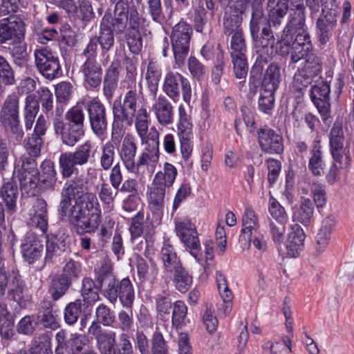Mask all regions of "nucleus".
<instances>
[{"label": "nucleus", "instance_id": "55", "mask_svg": "<svg viewBox=\"0 0 354 354\" xmlns=\"http://www.w3.org/2000/svg\"><path fill=\"white\" fill-rule=\"evenodd\" d=\"M82 306L80 299H76L66 305L64 310V319L68 325L73 326L77 322L82 313Z\"/></svg>", "mask_w": 354, "mask_h": 354}, {"label": "nucleus", "instance_id": "2", "mask_svg": "<svg viewBox=\"0 0 354 354\" xmlns=\"http://www.w3.org/2000/svg\"><path fill=\"white\" fill-rule=\"evenodd\" d=\"M13 175L19 180L21 191L28 196H36L41 190H54L57 180L54 162L50 160H44L38 170L34 159L24 158L21 168L15 170Z\"/></svg>", "mask_w": 354, "mask_h": 354}, {"label": "nucleus", "instance_id": "3", "mask_svg": "<svg viewBox=\"0 0 354 354\" xmlns=\"http://www.w3.org/2000/svg\"><path fill=\"white\" fill-rule=\"evenodd\" d=\"M64 108L57 105L52 111V123L55 134L62 142L68 147H74L84 134L85 115L82 106L71 107L66 113V122L63 120Z\"/></svg>", "mask_w": 354, "mask_h": 354}, {"label": "nucleus", "instance_id": "50", "mask_svg": "<svg viewBox=\"0 0 354 354\" xmlns=\"http://www.w3.org/2000/svg\"><path fill=\"white\" fill-rule=\"evenodd\" d=\"M160 77L161 71L158 68V65L155 62L150 61L147 65L145 78L148 89L153 97L156 96Z\"/></svg>", "mask_w": 354, "mask_h": 354}, {"label": "nucleus", "instance_id": "61", "mask_svg": "<svg viewBox=\"0 0 354 354\" xmlns=\"http://www.w3.org/2000/svg\"><path fill=\"white\" fill-rule=\"evenodd\" d=\"M95 317L104 326H112L115 322L114 311L104 304H101L96 308Z\"/></svg>", "mask_w": 354, "mask_h": 354}, {"label": "nucleus", "instance_id": "17", "mask_svg": "<svg viewBox=\"0 0 354 354\" xmlns=\"http://www.w3.org/2000/svg\"><path fill=\"white\" fill-rule=\"evenodd\" d=\"M257 134L258 142L263 151L270 154L283 153V140L281 134L268 127L259 129Z\"/></svg>", "mask_w": 354, "mask_h": 354}, {"label": "nucleus", "instance_id": "9", "mask_svg": "<svg viewBox=\"0 0 354 354\" xmlns=\"http://www.w3.org/2000/svg\"><path fill=\"white\" fill-rule=\"evenodd\" d=\"M0 122L6 131H10L17 141L24 136L19 118V100L16 95H9L0 112Z\"/></svg>", "mask_w": 354, "mask_h": 354}, {"label": "nucleus", "instance_id": "54", "mask_svg": "<svg viewBox=\"0 0 354 354\" xmlns=\"http://www.w3.org/2000/svg\"><path fill=\"white\" fill-rule=\"evenodd\" d=\"M173 272H174V282L176 289L180 292H186L192 284V277L182 266Z\"/></svg>", "mask_w": 354, "mask_h": 354}, {"label": "nucleus", "instance_id": "28", "mask_svg": "<svg viewBox=\"0 0 354 354\" xmlns=\"http://www.w3.org/2000/svg\"><path fill=\"white\" fill-rule=\"evenodd\" d=\"M21 249L25 261L33 263L41 257L43 245L33 233H28L21 243Z\"/></svg>", "mask_w": 354, "mask_h": 354}, {"label": "nucleus", "instance_id": "53", "mask_svg": "<svg viewBox=\"0 0 354 354\" xmlns=\"http://www.w3.org/2000/svg\"><path fill=\"white\" fill-rule=\"evenodd\" d=\"M97 346L102 354H113L116 346V333L106 331L96 340Z\"/></svg>", "mask_w": 354, "mask_h": 354}, {"label": "nucleus", "instance_id": "7", "mask_svg": "<svg viewBox=\"0 0 354 354\" xmlns=\"http://www.w3.org/2000/svg\"><path fill=\"white\" fill-rule=\"evenodd\" d=\"M92 145L89 141L80 145L73 152L59 156V166L63 178H69L77 170L76 166L86 165L91 158Z\"/></svg>", "mask_w": 354, "mask_h": 354}, {"label": "nucleus", "instance_id": "49", "mask_svg": "<svg viewBox=\"0 0 354 354\" xmlns=\"http://www.w3.org/2000/svg\"><path fill=\"white\" fill-rule=\"evenodd\" d=\"M332 17V15H329V17H319L317 19V27L319 30V41L322 44H325L329 41L335 26L337 19Z\"/></svg>", "mask_w": 354, "mask_h": 354}, {"label": "nucleus", "instance_id": "19", "mask_svg": "<svg viewBox=\"0 0 354 354\" xmlns=\"http://www.w3.org/2000/svg\"><path fill=\"white\" fill-rule=\"evenodd\" d=\"M85 88L88 91H97L102 84L103 70L97 61H84L80 68Z\"/></svg>", "mask_w": 354, "mask_h": 354}, {"label": "nucleus", "instance_id": "33", "mask_svg": "<svg viewBox=\"0 0 354 354\" xmlns=\"http://www.w3.org/2000/svg\"><path fill=\"white\" fill-rule=\"evenodd\" d=\"M149 262L140 255L136 257L137 272L140 280L142 282H153L158 273V268L152 257H149Z\"/></svg>", "mask_w": 354, "mask_h": 354}, {"label": "nucleus", "instance_id": "23", "mask_svg": "<svg viewBox=\"0 0 354 354\" xmlns=\"http://www.w3.org/2000/svg\"><path fill=\"white\" fill-rule=\"evenodd\" d=\"M335 223V217L333 215L326 216L322 221L321 227L315 237L314 250L313 252L315 257L320 256L326 250Z\"/></svg>", "mask_w": 354, "mask_h": 354}, {"label": "nucleus", "instance_id": "35", "mask_svg": "<svg viewBox=\"0 0 354 354\" xmlns=\"http://www.w3.org/2000/svg\"><path fill=\"white\" fill-rule=\"evenodd\" d=\"M325 162L322 146L319 142L314 144L309 152L308 170L314 176H321L324 174Z\"/></svg>", "mask_w": 354, "mask_h": 354}, {"label": "nucleus", "instance_id": "60", "mask_svg": "<svg viewBox=\"0 0 354 354\" xmlns=\"http://www.w3.org/2000/svg\"><path fill=\"white\" fill-rule=\"evenodd\" d=\"M243 18L232 16L225 13L223 18V34L226 36L243 32L241 28Z\"/></svg>", "mask_w": 354, "mask_h": 354}, {"label": "nucleus", "instance_id": "47", "mask_svg": "<svg viewBox=\"0 0 354 354\" xmlns=\"http://www.w3.org/2000/svg\"><path fill=\"white\" fill-rule=\"evenodd\" d=\"M262 3L259 2L251 3L252 14L250 22V32L251 35L259 32L261 27L268 23V19H266L264 15Z\"/></svg>", "mask_w": 354, "mask_h": 354}, {"label": "nucleus", "instance_id": "14", "mask_svg": "<svg viewBox=\"0 0 354 354\" xmlns=\"http://www.w3.org/2000/svg\"><path fill=\"white\" fill-rule=\"evenodd\" d=\"M26 24L17 16H10L0 20V45L3 48L19 41L24 39Z\"/></svg>", "mask_w": 354, "mask_h": 354}, {"label": "nucleus", "instance_id": "44", "mask_svg": "<svg viewBox=\"0 0 354 354\" xmlns=\"http://www.w3.org/2000/svg\"><path fill=\"white\" fill-rule=\"evenodd\" d=\"M269 62L261 59L256 61L250 71L249 78L250 93L254 95L260 85L262 86L263 71Z\"/></svg>", "mask_w": 354, "mask_h": 354}, {"label": "nucleus", "instance_id": "12", "mask_svg": "<svg viewBox=\"0 0 354 354\" xmlns=\"http://www.w3.org/2000/svg\"><path fill=\"white\" fill-rule=\"evenodd\" d=\"M35 66L38 71L47 80H53L62 74L59 59L46 47L34 51Z\"/></svg>", "mask_w": 354, "mask_h": 354}, {"label": "nucleus", "instance_id": "59", "mask_svg": "<svg viewBox=\"0 0 354 354\" xmlns=\"http://www.w3.org/2000/svg\"><path fill=\"white\" fill-rule=\"evenodd\" d=\"M82 271V263L78 261L69 259L64 266L60 274L73 283V281L80 278Z\"/></svg>", "mask_w": 354, "mask_h": 354}, {"label": "nucleus", "instance_id": "64", "mask_svg": "<svg viewBox=\"0 0 354 354\" xmlns=\"http://www.w3.org/2000/svg\"><path fill=\"white\" fill-rule=\"evenodd\" d=\"M115 154V147L112 143L108 142L104 145L100 157V165L104 171H108L112 168Z\"/></svg>", "mask_w": 354, "mask_h": 354}, {"label": "nucleus", "instance_id": "8", "mask_svg": "<svg viewBox=\"0 0 354 354\" xmlns=\"http://www.w3.org/2000/svg\"><path fill=\"white\" fill-rule=\"evenodd\" d=\"M162 90L175 102L179 100L181 93L183 101L189 105L192 97V88L189 80L182 74L172 71L167 73Z\"/></svg>", "mask_w": 354, "mask_h": 354}, {"label": "nucleus", "instance_id": "57", "mask_svg": "<svg viewBox=\"0 0 354 354\" xmlns=\"http://www.w3.org/2000/svg\"><path fill=\"white\" fill-rule=\"evenodd\" d=\"M193 29L190 24L181 20L173 28L170 35L171 40H187L191 39Z\"/></svg>", "mask_w": 354, "mask_h": 354}, {"label": "nucleus", "instance_id": "1", "mask_svg": "<svg viewBox=\"0 0 354 354\" xmlns=\"http://www.w3.org/2000/svg\"><path fill=\"white\" fill-rule=\"evenodd\" d=\"M58 212L62 219L68 218L78 233L93 232L101 223L98 199L95 194L87 192L86 181L81 176L65 183Z\"/></svg>", "mask_w": 354, "mask_h": 354}, {"label": "nucleus", "instance_id": "40", "mask_svg": "<svg viewBox=\"0 0 354 354\" xmlns=\"http://www.w3.org/2000/svg\"><path fill=\"white\" fill-rule=\"evenodd\" d=\"M10 50V56L13 63L20 67H25L28 64V54L27 52V44L24 39H19L7 46Z\"/></svg>", "mask_w": 354, "mask_h": 354}, {"label": "nucleus", "instance_id": "34", "mask_svg": "<svg viewBox=\"0 0 354 354\" xmlns=\"http://www.w3.org/2000/svg\"><path fill=\"white\" fill-rule=\"evenodd\" d=\"M96 281L100 284L102 293L117 280L113 273V265L109 259H104L100 266L95 268Z\"/></svg>", "mask_w": 354, "mask_h": 354}, {"label": "nucleus", "instance_id": "27", "mask_svg": "<svg viewBox=\"0 0 354 354\" xmlns=\"http://www.w3.org/2000/svg\"><path fill=\"white\" fill-rule=\"evenodd\" d=\"M157 121L162 126L167 127L173 123L174 107L171 102L162 95H160L152 105Z\"/></svg>", "mask_w": 354, "mask_h": 354}, {"label": "nucleus", "instance_id": "26", "mask_svg": "<svg viewBox=\"0 0 354 354\" xmlns=\"http://www.w3.org/2000/svg\"><path fill=\"white\" fill-rule=\"evenodd\" d=\"M8 294L21 308H26L31 303V295L28 292L25 282L18 274L12 277Z\"/></svg>", "mask_w": 354, "mask_h": 354}, {"label": "nucleus", "instance_id": "10", "mask_svg": "<svg viewBox=\"0 0 354 354\" xmlns=\"http://www.w3.org/2000/svg\"><path fill=\"white\" fill-rule=\"evenodd\" d=\"M281 28H274L272 26L269 19L268 23L261 28V32H257L251 35L254 47L257 49V57L256 59H262L266 62L271 60L274 44L277 43L274 35Z\"/></svg>", "mask_w": 354, "mask_h": 354}, {"label": "nucleus", "instance_id": "37", "mask_svg": "<svg viewBox=\"0 0 354 354\" xmlns=\"http://www.w3.org/2000/svg\"><path fill=\"white\" fill-rule=\"evenodd\" d=\"M167 186L153 180L149 194L150 208L159 214L164 207V199Z\"/></svg>", "mask_w": 354, "mask_h": 354}, {"label": "nucleus", "instance_id": "56", "mask_svg": "<svg viewBox=\"0 0 354 354\" xmlns=\"http://www.w3.org/2000/svg\"><path fill=\"white\" fill-rule=\"evenodd\" d=\"M147 3L148 13L154 22L163 24L171 19L163 14L160 0H147Z\"/></svg>", "mask_w": 354, "mask_h": 354}, {"label": "nucleus", "instance_id": "43", "mask_svg": "<svg viewBox=\"0 0 354 354\" xmlns=\"http://www.w3.org/2000/svg\"><path fill=\"white\" fill-rule=\"evenodd\" d=\"M67 236L64 237L62 236H53L48 237L47 236L46 244V256L45 261H51L53 257L59 255L61 252L65 250Z\"/></svg>", "mask_w": 354, "mask_h": 354}, {"label": "nucleus", "instance_id": "11", "mask_svg": "<svg viewBox=\"0 0 354 354\" xmlns=\"http://www.w3.org/2000/svg\"><path fill=\"white\" fill-rule=\"evenodd\" d=\"M103 295L112 304H115L118 299L122 307L131 309L135 300V290L129 277L122 280H116L110 287L102 292Z\"/></svg>", "mask_w": 354, "mask_h": 354}, {"label": "nucleus", "instance_id": "30", "mask_svg": "<svg viewBox=\"0 0 354 354\" xmlns=\"http://www.w3.org/2000/svg\"><path fill=\"white\" fill-rule=\"evenodd\" d=\"M306 235L302 227L298 224L291 227L286 241L287 254L290 257H297L304 249Z\"/></svg>", "mask_w": 354, "mask_h": 354}, {"label": "nucleus", "instance_id": "36", "mask_svg": "<svg viewBox=\"0 0 354 354\" xmlns=\"http://www.w3.org/2000/svg\"><path fill=\"white\" fill-rule=\"evenodd\" d=\"M160 255L163 268L167 272H173L182 266L174 247L169 241L164 242Z\"/></svg>", "mask_w": 354, "mask_h": 354}, {"label": "nucleus", "instance_id": "18", "mask_svg": "<svg viewBox=\"0 0 354 354\" xmlns=\"http://www.w3.org/2000/svg\"><path fill=\"white\" fill-rule=\"evenodd\" d=\"M141 143L145 147L138 156L137 170L142 166L155 164L158 162L160 158L158 131L155 129H151L149 132V139L147 140L146 142Z\"/></svg>", "mask_w": 354, "mask_h": 354}, {"label": "nucleus", "instance_id": "13", "mask_svg": "<svg viewBox=\"0 0 354 354\" xmlns=\"http://www.w3.org/2000/svg\"><path fill=\"white\" fill-rule=\"evenodd\" d=\"M305 62L303 66L295 75L294 86L299 92H302L322 71V64L320 58L314 53L305 55Z\"/></svg>", "mask_w": 354, "mask_h": 354}, {"label": "nucleus", "instance_id": "25", "mask_svg": "<svg viewBox=\"0 0 354 354\" xmlns=\"http://www.w3.org/2000/svg\"><path fill=\"white\" fill-rule=\"evenodd\" d=\"M112 19L110 15H104L100 24V31L99 36L95 37L100 46L101 54L106 60L109 59V50L113 46L115 43L113 26Z\"/></svg>", "mask_w": 354, "mask_h": 354}, {"label": "nucleus", "instance_id": "24", "mask_svg": "<svg viewBox=\"0 0 354 354\" xmlns=\"http://www.w3.org/2000/svg\"><path fill=\"white\" fill-rule=\"evenodd\" d=\"M137 143L135 137L131 134H127L123 138L119 156L126 169L129 172H135L137 168L136 156L137 153Z\"/></svg>", "mask_w": 354, "mask_h": 354}, {"label": "nucleus", "instance_id": "63", "mask_svg": "<svg viewBox=\"0 0 354 354\" xmlns=\"http://www.w3.org/2000/svg\"><path fill=\"white\" fill-rule=\"evenodd\" d=\"M89 342L88 337L80 334H71L68 338V348L66 353L81 354L83 347Z\"/></svg>", "mask_w": 354, "mask_h": 354}, {"label": "nucleus", "instance_id": "52", "mask_svg": "<svg viewBox=\"0 0 354 354\" xmlns=\"http://www.w3.org/2000/svg\"><path fill=\"white\" fill-rule=\"evenodd\" d=\"M178 171L176 168L171 163L165 162L163 165L162 170L158 171L153 178L156 180L161 184L171 187L177 176Z\"/></svg>", "mask_w": 354, "mask_h": 354}, {"label": "nucleus", "instance_id": "22", "mask_svg": "<svg viewBox=\"0 0 354 354\" xmlns=\"http://www.w3.org/2000/svg\"><path fill=\"white\" fill-rule=\"evenodd\" d=\"M330 146L334 160L339 164L347 165L350 156L344 149V133L342 127L335 123L330 133Z\"/></svg>", "mask_w": 354, "mask_h": 354}, {"label": "nucleus", "instance_id": "21", "mask_svg": "<svg viewBox=\"0 0 354 354\" xmlns=\"http://www.w3.org/2000/svg\"><path fill=\"white\" fill-rule=\"evenodd\" d=\"M330 92V85L326 82L314 85L310 90L311 100L322 115L324 120H326L329 116Z\"/></svg>", "mask_w": 354, "mask_h": 354}, {"label": "nucleus", "instance_id": "46", "mask_svg": "<svg viewBox=\"0 0 354 354\" xmlns=\"http://www.w3.org/2000/svg\"><path fill=\"white\" fill-rule=\"evenodd\" d=\"M71 285L72 283L60 274L53 276L50 280L49 287L52 299L54 301L59 299L66 294Z\"/></svg>", "mask_w": 354, "mask_h": 354}, {"label": "nucleus", "instance_id": "31", "mask_svg": "<svg viewBox=\"0 0 354 354\" xmlns=\"http://www.w3.org/2000/svg\"><path fill=\"white\" fill-rule=\"evenodd\" d=\"M305 21V7L302 4L297 5L295 10L291 15L290 21L283 29L281 35H284V37L287 40L290 38L288 36L290 34L297 32L304 33V31L307 30Z\"/></svg>", "mask_w": 354, "mask_h": 354}, {"label": "nucleus", "instance_id": "32", "mask_svg": "<svg viewBox=\"0 0 354 354\" xmlns=\"http://www.w3.org/2000/svg\"><path fill=\"white\" fill-rule=\"evenodd\" d=\"M30 224L35 226L42 233L48 230L47 203L41 198H37L30 212Z\"/></svg>", "mask_w": 354, "mask_h": 354}, {"label": "nucleus", "instance_id": "45", "mask_svg": "<svg viewBox=\"0 0 354 354\" xmlns=\"http://www.w3.org/2000/svg\"><path fill=\"white\" fill-rule=\"evenodd\" d=\"M0 194L8 209L15 211L19 194L16 183L12 179L4 183L1 187Z\"/></svg>", "mask_w": 354, "mask_h": 354}, {"label": "nucleus", "instance_id": "16", "mask_svg": "<svg viewBox=\"0 0 354 354\" xmlns=\"http://www.w3.org/2000/svg\"><path fill=\"white\" fill-rule=\"evenodd\" d=\"M86 110L93 132L97 137L103 136L108 127L105 106L97 97H95L87 103Z\"/></svg>", "mask_w": 354, "mask_h": 354}, {"label": "nucleus", "instance_id": "51", "mask_svg": "<svg viewBox=\"0 0 354 354\" xmlns=\"http://www.w3.org/2000/svg\"><path fill=\"white\" fill-rule=\"evenodd\" d=\"M190 40H171L174 62L178 67L185 64L189 50Z\"/></svg>", "mask_w": 354, "mask_h": 354}, {"label": "nucleus", "instance_id": "38", "mask_svg": "<svg viewBox=\"0 0 354 354\" xmlns=\"http://www.w3.org/2000/svg\"><path fill=\"white\" fill-rule=\"evenodd\" d=\"M281 80V71L276 63L270 64L266 69L263 80L262 88L264 91H276Z\"/></svg>", "mask_w": 354, "mask_h": 354}, {"label": "nucleus", "instance_id": "29", "mask_svg": "<svg viewBox=\"0 0 354 354\" xmlns=\"http://www.w3.org/2000/svg\"><path fill=\"white\" fill-rule=\"evenodd\" d=\"M290 0H268V19L274 28H281L282 21L289 9Z\"/></svg>", "mask_w": 354, "mask_h": 354}, {"label": "nucleus", "instance_id": "20", "mask_svg": "<svg viewBox=\"0 0 354 354\" xmlns=\"http://www.w3.org/2000/svg\"><path fill=\"white\" fill-rule=\"evenodd\" d=\"M259 229V218L254 211L247 208L242 217V230L239 241L243 249L250 247L252 237L258 234Z\"/></svg>", "mask_w": 354, "mask_h": 354}, {"label": "nucleus", "instance_id": "58", "mask_svg": "<svg viewBox=\"0 0 354 354\" xmlns=\"http://www.w3.org/2000/svg\"><path fill=\"white\" fill-rule=\"evenodd\" d=\"M38 112V103L35 97L28 95L26 98V106L24 113V122L26 130L32 128L35 122V116Z\"/></svg>", "mask_w": 354, "mask_h": 354}, {"label": "nucleus", "instance_id": "15", "mask_svg": "<svg viewBox=\"0 0 354 354\" xmlns=\"http://www.w3.org/2000/svg\"><path fill=\"white\" fill-rule=\"evenodd\" d=\"M175 229L180 241L190 250L191 254L199 261L201 248L195 225L189 219L184 218L176 221Z\"/></svg>", "mask_w": 354, "mask_h": 354}, {"label": "nucleus", "instance_id": "41", "mask_svg": "<svg viewBox=\"0 0 354 354\" xmlns=\"http://www.w3.org/2000/svg\"><path fill=\"white\" fill-rule=\"evenodd\" d=\"M36 318L44 328L55 330L59 327L56 316L53 313V306L50 301H44L42 304Z\"/></svg>", "mask_w": 354, "mask_h": 354}, {"label": "nucleus", "instance_id": "62", "mask_svg": "<svg viewBox=\"0 0 354 354\" xmlns=\"http://www.w3.org/2000/svg\"><path fill=\"white\" fill-rule=\"evenodd\" d=\"M151 354H168V346L160 326H156L152 335Z\"/></svg>", "mask_w": 354, "mask_h": 354}, {"label": "nucleus", "instance_id": "39", "mask_svg": "<svg viewBox=\"0 0 354 354\" xmlns=\"http://www.w3.org/2000/svg\"><path fill=\"white\" fill-rule=\"evenodd\" d=\"M314 205L310 198L301 197L299 207L293 214L295 221L305 226L309 225L313 221Z\"/></svg>", "mask_w": 354, "mask_h": 354}, {"label": "nucleus", "instance_id": "42", "mask_svg": "<svg viewBox=\"0 0 354 354\" xmlns=\"http://www.w3.org/2000/svg\"><path fill=\"white\" fill-rule=\"evenodd\" d=\"M135 127L141 142H146L149 139V113L147 109L144 106L138 109L137 113L135 115L134 121Z\"/></svg>", "mask_w": 354, "mask_h": 354}, {"label": "nucleus", "instance_id": "5", "mask_svg": "<svg viewBox=\"0 0 354 354\" xmlns=\"http://www.w3.org/2000/svg\"><path fill=\"white\" fill-rule=\"evenodd\" d=\"M126 0H122L114 8L112 26L117 34H121L127 28V41L131 53L138 54L142 48V38L139 31L142 21H145L136 7L132 5L128 9Z\"/></svg>", "mask_w": 354, "mask_h": 354}, {"label": "nucleus", "instance_id": "48", "mask_svg": "<svg viewBox=\"0 0 354 354\" xmlns=\"http://www.w3.org/2000/svg\"><path fill=\"white\" fill-rule=\"evenodd\" d=\"M0 335L6 339L14 335V320L4 304H0Z\"/></svg>", "mask_w": 354, "mask_h": 354}, {"label": "nucleus", "instance_id": "6", "mask_svg": "<svg viewBox=\"0 0 354 354\" xmlns=\"http://www.w3.org/2000/svg\"><path fill=\"white\" fill-rule=\"evenodd\" d=\"M288 39H285L284 35L277 40V52L282 57L290 55L291 63H297L313 49L310 37L307 30L290 34Z\"/></svg>", "mask_w": 354, "mask_h": 354}, {"label": "nucleus", "instance_id": "4", "mask_svg": "<svg viewBox=\"0 0 354 354\" xmlns=\"http://www.w3.org/2000/svg\"><path fill=\"white\" fill-rule=\"evenodd\" d=\"M127 92L123 100H115L112 106L113 122L111 131V140L119 142L122 138L123 126H132L135 115L138 112V103L142 95V86L138 88L135 81H131L127 87Z\"/></svg>", "mask_w": 354, "mask_h": 354}]
</instances>
